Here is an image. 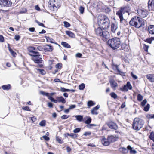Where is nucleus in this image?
Masks as SVG:
<instances>
[{
  "label": "nucleus",
  "mask_w": 154,
  "mask_h": 154,
  "mask_svg": "<svg viewBox=\"0 0 154 154\" xmlns=\"http://www.w3.org/2000/svg\"><path fill=\"white\" fill-rule=\"evenodd\" d=\"M145 20L137 16H134L131 18L129 23L131 26L136 28H139L144 26Z\"/></svg>",
  "instance_id": "1"
},
{
  "label": "nucleus",
  "mask_w": 154,
  "mask_h": 154,
  "mask_svg": "<svg viewBox=\"0 0 154 154\" xmlns=\"http://www.w3.org/2000/svg\"><path fill=\"white\" fill-rule=\"evenodd\" d=\"M107 44L113 50L117 49L120 45V39L116 38L109 39L107 42Z\"/></svg>",
  "instance_id": "2"
},
{
  "label": "nucleus",
  "mask_w": 154,
  "mask_h": 154,
  "mask_svg": "<svg viewBox=\"0 0 154 154\" xmlns=\"http://www.w3.org/2000/svg\"><path fill=\"white\" fill-rule=\"evenodd\" d=\"M144 124V121L138 118H135L133 121L132 127L136 130H139L143 127Z\"/></svg>",
  "instance_id": "3"
},
{
  "label": "nucleus",
  "mask_w": 154,
  "mask_h": 154,
  "mask_svg": "<svg viewBox=\"0 0 154 154\" xmlns=\"http://www.w3.org/2000/svg\"><path fill=\"white\" fill-rule=\"evenodd\" d=\"M98 23L103 28L107 29L109 26L110 21L107 17L104 15L99 20Z\"/></svg>",
  "instance_id": "4"
},
{
  "label": "nucleus",
  "mask_w": 154,
  "mask_h": 154,
  "mask_svg": "<svg viewBox=\"0 0 154 154\" xmlns=\"http://www.w3.org/2000/svg\"><path fill=\"white\" fill-rule=\"evenodd\" d=\"M60 0H50L48 7L54 11H57L61 5Z\"/></svg>",
  "instance_id": "5"
},
{
  "label": "nucleus",
  "mask_w": 154,
  "mask_h": 154,
  "mask_svg": "<svg viewBox=\"0 0 154 154\" xmlns=\"http://www.w3.org/2000/svg\"><path fill=\"white\" fill-rule=\"evenodd\" d=\"M127 8V6L122 7L116 13V15L119 17L120 19V22L123 23L124 25L127 24V21L126 20L124 19L122 14L126 11Z\"/></svg>",
  "instance_id": "6"
},
{
  "label": "nucleus",
  "mask_w": 154,
  "mask_h": 154,
  "mask_svg": "<svg viewBox=\"0 0 154 154\" xmlns=\"http://www.w3.org/2000/svg\"><path fill=\"white\" fill-rule=\"evenodd\" d=\"M106 29L103 28V31L100 37L102 40L106 41L109 38L110 35L109 32L106 30Z\"/></svg>",
  "instance_id": "7"
},
{
  "label": "nucleus",
  "mask_w": 154,
  "mask_h": 154,
  "mask_svg": "<svg viewBox=\"0 0 154 154\" xmlns=\"http://www.w3.org/2000/svg\"><path fill=\"white\" fill-rule=\"evenodd\" d=\"M137 13L139 16L143 18L146 17L148 14L147 11L144 9H139L137 10Z\"/></svg>",
  "instance_id": "8"
},
{
  "label": "nucleus",
  "mask_w": 154,
  "mask_h": 154,
  "mask_svg": "<svg viewBox=\"0 0 154 154\" xmlns=\"http://www.w3.org/2000/svg\"><path fill=\"white\" fill-rule=\"evenodd\" d=\"M11 5V0H0V5L2 6L10 7Z\"/></svg>",
  "instance_id": "9"
},
{
  "label": "nucleus",
  "mask_w": 154,
  "mask_h": 154,
  "mask_svg": "<svg viewBox=\"0 0 154 154\" xmlns=\"http://www.w3.org/2000/svg\"><path fill=\"white\" fill-rule=\"evenodd\" d=\"M132 88V87L130 84L129 82H128L126 85H125L123 88H120V90L124 91H127L128 89L131 90Z\"/></svg>",
  "instance_id": "10"
},
{
  "label": "nucleus",
  "mask_w": 154,
  "mask_h": 154,
  "mask_svg": "<svg viewBox=\"0 0 154 154\" xmlns=\"http://www.w3.org/2000/svg\"><path fill=\"white\" fill-rule=\"evenodd\" d=\"M148 4L149 10L154 11V0H149Z\"/></svg>",
  "instance_id": "11"
},
{
  "label": "nucleus",
  "mask_w": 154,
  "mask_h": 154,
  "mask_svg": "<svg viewBox=\"0 0 154 154\" xmlns=\"http://www.w3.org/2000/svg\"><path fill=\"white\" fill-rule=\"evenodd\" d=\"M110 86L113 90H115L116 89V87L118 86L117 83L113 79H111L109 80Z\"/></svg>",
  "instance_id": "12"
},
{
  "label": "nucleus",
  "mask_w": 154,
  "mask_h": 154,
  "mask_svg": "<svg viewBox=\"0 0 154 154\" xmlns=\"http://www.w3.org/2000/svg\"><path fill=\"white\" fill-rule=\"evenodd\" d=\"M107 125L109 128L114 129V130H117L118 129V126L117 125L112 122H110L108 123L107 124Z\"/></svg>",
  "instance_id": "13"
},
{
  "label": "nucleus",
  "mask_w": 154,
  "mask_h": 154,
  "mask_svg": "<svg viewBox=\"0 0 154 154\" xmlns=\"http://www.w3.org/2000/svg\"><path fill=\"white\" fill-rule=\"evenodd\" d=\"M108 138L110 143L117 141L118 139V136L116 135L108 136Z\"/></svg>",
  "instance_id": "14"
},
{
  "label": "nucleus",
  "mask_w": 154,
  "mask_h": 154,
  "mask_svg": "<svg viewBox=\"0 0 154 154\" xmlns=\"http://www.w3.org/2000/svg\"><path fill=\"white\" fill-rule=\"evenodd\" d=\"M102 143L105 146H108L109 145L110 143L108 140V138L107 139L105 138V137H103L101 140Z\"/></svg>",
  "instance_id": "15"
},
{
  "label": "nucleus",
  "mask_w": 154,
  "mask_h": 154,
  "mask_svg": "<svg viewBox=\"0 0 154 154\" xmlns=\"http://www.w3.org/2000/svg\"><path fill=\"white\" fill-rule=\"evenodd\" d=\"M41 55H39L38 57H33L32 59L35 63H41L42 62V60L40 59H42V58L39 57Z\"/></svg>",
  "instance_id": "16"
},
{
  "label": "nucleus",
  "mask_w": 154,
  "mask_h": 154,
  "mask_svg": "<svg viewBox=\"0 0 154 154\" xmlns=\"http://www.w3.org/2000/svg\"><path fill=\"white\" fill-rule=\"evenodd\" d=\"M103 31V28L102 29L100 27H98L95 28V32L96 35L98 36H100L101 35L102 32Z\"/></svg>",
  "instance_id": "17"
},
{
  "label": "nucleus",
  "mask_w": 154,
  "mask_h": 154,
  "mask_svg": "<svg viewBox=\"0 0 154 154\" xmlns=\"http://www.w3.org/2000/svg\"><path fill=\"white\" fill-rule=\"evenodd\" d=\"M146 78L151 82H154V74H148L146 76Z\"/></svg>",
  "instance_id": "18"
},
{
  "label": "nucleus",
  "mask_w": 154,
  "mask_h": 154,
  "mask_svg": "<svg viewBox=\"0 0 154 154\" xmlns=\"http://www.w3.org/2000/svg\"><path fill=\"white\" fill-rule=\"evenodd\" d=\"M45 47L44 48V50L45 52H51L53 50L51 46L49 45H45Z\"/></svg>",
  "instance_id": "19"
},
{
  "label": "nucleus",
  "mask_w": 154,
  "mask_h": 154,
  "mask_svg": "<svg viewBox=\"0 0 154 154\" xmlns=\"http://www.w3.org/2000/svg\"><path fill=\"white\" fill-rule=\"evenodd\" d=\"M117 28V24L116 23H113L111 25V31L112 32L115 33Z\"/></svg>",
  "instance_id": "20"
},
{
  "label": "nucleus",
  "mask_w": 154,
  "mask_h": 154,
  "mask_svg": "<svg viewBox=\"0 0 154 154\" xmlns=\"http://www.w3.org/2000/svg\"><path fill=\"white\" fill-rule=\"evenodd\" d=\"M148 30L149 34H154V25H151L149 26Z\"/></svg>",
  "instance_id": "21"
},
{
  "label": "nucleus",
  "mask_w": 154,
  "mask_h": 154,
  "mask_svg": "<svg viewBox=\"0 0 154 154\" xmlns=\"http://www.w3.org/2000/svg\"><path fill=\"white\" fill-rule=\"evenodd\" d=\"M56 99L58 100V102H61L63 103H66L65 99L62 96L57 97Z\"/></svg>",
  "instance_id": "22"
},
{
  "label": "nucleus",
  "mask_w": 154,
  "mask_h": 154,
  "mask_svg": "<svg viewBox=\"0 0 154 154\" xmlns=\"http://www.w3.org/2000/svg\"><path fill=\"white\" fill-rule=\"evenodd\" d=\"M66 34L69 37L72 38H75V35L74 33L72 32L69 31H66Z\"/></svg>",
  "instance_id": "23"
},
{
  "label": "nucleus",
  "mask_w": 154,
  "mask_h": 154,
  "mask_svg": "<svg viewBox=\"0 0 154 154\" xmlns=\"http://www.w3.org/2000/svg\"><path fill=\"white\" fill-rule=\"evenodd\" d=\"M119 151L120 152L124 154L128 152V149L127 148L122 147L119 149Z\"/></svg>",
  "instance_id": "24"
},
{
  "label": "nucleus",
  "mask_w": 154,
  "mask_h": 154,
  "mask_svg": "<svg viewBox=\"0 0 154 154\" xmlns=\"http://www.w3.org/2000/svg\"><path fill=\"white\" fill-rule=\"evenodd\" d=\"M2 88L4 90H8L11 88V85L10 84L4 85L2 86Z\"/></svg>",
  "instance_id": "25"
},
{
  "label": "nucleus",
  "mask_w": 154,
  "mask_h": 154,
  "mask_svg": "<svg viewBox=\"0 0 154 154\" xmlns=\"http://www.w3.org/2000/svg\"><path fill=\"white\" fill-rule=\"evenodd\" d=\"M75 117L76 118L77 120L79 122H81L83 120V116L81 115H77L75 116Z\"/></svg>",
  "instance_id": "26"
},
{
  "label": "nucleus",
  "mask_w": 154,
  "mask_h": 154,
  "mask_svg": "<svg viewBox=\"0 0 154 154\" xmlns=\"http://www.w3.org/2000/svg\"><path fill=\"white\" fill-rule=\"evenodd\" d=\"M61 44L62 46L68 48H71L70 45L66 42H62L61 43Z\"/></svg>",
  "instance_id": "27"
},
{
  "label": "nucleus",
  "mask_w": 154,
  "mask_h": 154,
  "mask_svg": "<svg viewBox=\"0 0 154 154\" xmlns=\"http://www.w3.org/2000/svg\"><path fill=\"white\" fill-rule=\"evenodd\" d=\"M95 104V103L91 100L87 102V106L89 108Z\"/></svg>",
  "instance_id": "28"
},
{
  "label": "nucleus",
  "mask_w": 154,
  "mask_h": 154,
  "mask_svg": "<svg viewBox=\"0 0 154 154\" xmlns=\"http://www.w3.org/2000/svg\"><path fill=\"white\" fill-rule=\"evenodd\" d=\"M31 53H32V54H29V55L31 56H33V57H36L37 56L38 57V56L40 55L38 52H36L35 51H33V52H32Z\"/></svg>",
  "instance_id": "29"
},
{
  "label": "nucleus",
  "mask_w": 154,
  "mask_h": 154,
  "mask_svg": "<svg viewBox=\"0 0 154 154\" xmlns=\"http://www.w3.org/2000/svg\"><path fill=\"white\" fill-rule=\"evenodd\" d=\"M46 38L47 40V41L48 42H50L51 43H54V42L53 41H54V40L52 38H51L48 36H46Z\"/></svg>",
  "instance_id": "30"
},
{
  "label": "nucleus",
  "mask_w": 154,
  "mask_h": 154,
  "mask_svg": "<svg viewBox=\"0 0 154 154\" xmlns=\"http://www.w3.org/2000/svg\"><path fill=\"white\" fill-rule=\"evenodd\" d=\"M35 50V48L34 47H29L28 48V50L30 53H32L34 51V50Z\"/></svg>",
  "instance_id": "31"
},
{
  "label": "nucleus",
  "mask_w": 154,
  "mask_h": 154,
  "mask_svg": "<svg viewBox=\"0 0 154 154\" xmlns=\"http://www.w3.org/2000/svg\"><path fill=\"white\" fill-rule=\"evenodd\" d=\"M111 97L114 99H116L117 97V95L114 92H112L110 94Z\"/></svg>",
  "instance_id": "32"
},
{
  "label": "nucleus",
  "mask_w": 154,
  "mask_h": 154,
  "mask_svg": "<svg viewBox=\"0 0 154 154\" xmlns=\"http://www.w3.org/2000/svg\"><path fill=\"white\" fill-rule=\"evenodd\" d=\"M91 113L93 115H97L98 114V113L97 112V110H95L93 108L91 110Z\"/></svg>",
  "instance_id": "33"
},
{
  "label": "nucleus",
  "mask_w": 154,
  "mask_h": 154,
  "mask_svg": "<svg viewBox=\"0 0 154 154\" xmlns=\"http://www.w3.org/2000/svg\"><path fill=\"white\" fill-rule=\"evenodd\" d=\"M143 99V97L140 94H138L137 96V100L138 101H140L142 100Z\"/></svg>",
  "instance_id": "34"
},
{
  "label": "nucleus",
  "mask_w": 154,
  "mask_h": 154,
  "mask_svg": "<svg viewBox=\"0 0 154 154\" xmlns=\"http://www.w3.org/2000/svg\"><path fill=\"white\" fill-rule=\"evenodd\" d=\"M56 139L57 141L60 144H62L63 143V141L61 140V138H59L58 136H56Z\"/></svg>",
  "instance_id": "35"
},
{
  "label": "nucleus",
  "mask_w": 154,
  "mask_h": 154,
  "mask_svg": "<svg viewBox=\"0 0 154 154\" xmlns=\"http://www.w3.org/2000/svg\"><path fill=\"white\" fill-rule=\"evenodd\" d=\"M150 108V105L149 104H147V105L144 107V110L145 111H148Z\"/></svg>",
  "instance_id": "36"
},
{
  "label": "nucleus",
  "mask_w": 154,
  "mask_h": 154,
  "mask_svg": "<svg viewBox=\"0 0 154 154\" xmlns=\"http://www.w3.org/2000/svg\"><path fill=\"white\" fill-rule=\"evenodd\" d=\"M60 91L62 92L70 91V89H66L64 88L61 87Z\"/></svg>",
  "instance_id": "37"
},
{
  "label": "nucleus",
  "mask_w": 154,
  "mask_h": 154,
  "mask_svg": "<svg viewBox=\"0 0 154 154\" xmlns=\"http://www.w3.org/2000/svg\"><path fill=\"white\" fill-rule=\"evenodd\" d=\"M40 94L43 95L47 97H48L49 94V93H46L42 91H40Z\"/></svg>",
  "instance_id": "38"
},
{
  "label": "nucleus",
  "mask_w": 154,
  "mask_h": 154,
  "mask_svg": "<svg viewBox=\"0 0 154 154\" xmlns=\"http://www.w3.org/2000/svg\"><path fill=\"white\" fill-rule=\"evenodd\" d=\"M85 88V85L82 83L79 86V89L80 90H83Z\"/></svg>",
  "instance_id": "39"
},
{
  "label": "nucleus",
  "mask_w": 154,
  "mask_h": 154,
  "mask_svg": "<svg viewBox=\"0 0 154 154\" xmlns=\"http://www.w3.org/2000/svg\"><path fill=\"white\" fill-rule=\"evenodd\" d=\"M46 121L45 120H43L41 121L39 125L41 126H44L45 125Z\"/></svg>",
  "instance_id": "40"
},
{
  "label": "nucleus",
  "mask_w": 154,
  "mask_h": 154,
  "mask_svg": "<svg viewBox=\"0 0 154 154\" xmlns=\"http://www.w3.org/2000/svg\"><path fill=\"white\" fill-rule=\"evenodd\" d=\"M149 138L154 142V133H152L149 136Z\"/></svg>",
  "instance_id": "41"
},
{
  "label": "nucleus",
  "mask_w": 154,
  "mask_h": 154,
  "mask_svg": "<svg viewBox=\"0 0 154 154\" xmlns=\"http://www.w3.org/2000/svg\"><path fill=\"white\" fill-rule=\"evenodd\" d=\"M63 23L64 24V26L66 28L70 27V24L68 22L66 21H64L63 22Z\"/></svg>",
  "instance_id": "42"
},
{
  "label": "nucleus",
  "mask_w": 154,
  "mask_h": 154,
  "mask_svg": "<svg viewBox=\"0 0 154 154\" xmlns=\"http://www.w3.org/2000/svg\"><path fill=\"white\" fill-rule=\"evenodd\" d=\"M81 129V128H76L73 130V132L75 133L79 132L80 131Z\"/></svg>",
  "instance_id": "43"
},
{
  "label": "nucleus",
  "mask_w": 154,
  "mask_h": 154,
  "mask_svg": "<svg viewBox=\"0 0 154 154\" xmlns=\"http://www.w3.org/2000/svg\"><path fill=\"white\" fill-rule=\"evenodd\" d=\"M62 66V64L61 63H59L57 64L56 66L55 67L57 68L58 69H61Z\"/></svg>",
  "instance_id": "44"
},
{
  "label": "nucleus",
  "mask_w": 154,
  "mask_h": 154,
  "mask_svg": "<svg viewBox=\"0 0 154 154\" xmlns=\"http://www.w3.org/2000/svg\"><path fill=\"white\" fill-rule=\"evenodd\" d=\"M91 118H88L86 121H85V123L86 124L89 125L90 123L91 122Z\"/></svg>",
  "instance_id": "45"
},
{
  "label": "nucleus",
  "mask_w": 154,
  "mask_h": 154,
  "mask_svg": "<svg viewBox=\"0 0 154 154\" xmlns=\"http://www.w3.org/2000/svg\"><path fill=\"white\" fill-rule=\"evenodd\" d=\"M147 100L146 99H144L141 103V105L142 106H144L147 103Z\"/></svg>",
  "instance_id": "46"
},
{
  "label": "nucleus",
  "mask_w": 154,
  "mask_h": 154,
  "mask_svg": "<svg viewBox=\"0 0 154 154\" xmlns=\"http://www.w3.org/2000/svg\"><path fill=\"white\" fill-rule=\"evenodd\" d=\"M79 10L80 13L81 14H82L84 12V8L83 7L81 6L80 7Z\"/></svg>",
  "instance_id": "47"
},
{
  "label": "nucleus",
  "mask_w": 154,
  "mask_h": 154,
  "mask_svg": "<svg viewBox=\"0 0 154 154\" xmlns=\"http://www.w3.org/2000/svg\"><path fill=\"white\" fill-rule=\"evenodd\" d=\"M69 115L67 116L66 115H64L62 116L61 117V118L63 119H66L69 117Z\"/></svg>",
  "instance_id": "48"
},
{
  "label": "nucleus",
  "mask_w": 154,
  "mask_h": 154,
  "mask_svg": "<svg viewBox=\"0 0 154 154\" xmlns=\"http://www.w3.org/2000/svg\"><path fill=\"white\" fill-rule=\"evenodd\" d=\"M22 109L24 110L30 111V110L28 106H23L22 107Z\"/></svg>",
  "instance_id": "49"
},
{
  "label": "nucleus",
  "mask_w": 154,
  "mask_h": 154,
  "mask_svg": "<svg viewBox=\"0 0 154 154\" xmlns=\"http://www.w3.org/2000/svg\"><path fill=\"white\" fill-rule=\"evenodd\" d=\"M70 136L73 138H75L77 137V135L74 133H71L70 134Z\"/></svg>",
  "instance_id": "50"
},
{
  "label": "nucleus",
  "mask_w": 154,
  "mask_h": 154,
  "mask_svg": "<svg viewBox=\"0 0 154 154\" xmlns=\"http://www.w3.org/2000/svg\"><path fill=\"white\" fill-rule=\"evenodd\" d=\"M40 26L43 27H45V26L44 25V24L41 23L40 22H39L37 20L35 21Z\"/></svg>",
  "instance_id": "51"
},
{
  "label": "nucleus",
  "mask_w": 154,
  "mask_h": 154,
  "mask_svg": "<svg viewBox=\"0 0 154 154\" xmlns=\"http://www.w3.org/2000/svg\"><path fill=\"white\" fill-rule=\"evenodd\" d=\"M38 71L40 72L41 74L42 75L45 74L46 72L44 70L41 69H38Z\"/></svg>",
  "instance_id": "52"
},
{
  "label": "nucleus",
  "mask_w": 154,
  "mask_h": 154,
  "mask_svg": "<svg viewBox=\"0 0 154 154\" xmlns=\"http://www.w3.org/2000/svg\"><path fill=\"white\" fill-rule=\"evenodd\" d=\"M96 125H95V124H90L87 125L86 126L88 128H91L93 126H96Z\"/></svg>",
  "instance_id": "53"
},
{
  "label": "nucleus",
  "mask_w": 154,
  "mask_h": 154,
  "mask_svg": "<svg viewBox=\"0 0 154 154\" xmlns=\"http://www.w3.org/2000/svg\"><path fill=\"white\" fill-rule=\"evenodd\" d=\"M11 55L14 57H15V56L17 55L16 53L14 52L13 50H12L10 51Z\"/></svg>",
  "instance_id": "54"
},
{
  "label": "nucleus",
  "mask_w": 154,
  "mask_h": 154,
  "mask_svg": "<svg viewBox=\"0 0 154 154\" xmlns=\"http://www.w3.org/2000/svg\"><path fill=\"white\" fill-rule=\"evenodd\" d=\"M29 118L31 119V120L32 121V122H34L37 119L36 118L35 116L30 117Z\"/></svg>",
  "instance_id": "55"
},
{
  "label": "nucleus",
  "mask_w": 154,
  "mask_h": 154,
  "mask_svg": "<svg viewBox=\"0 0 154 154\" xmlns=\"http://www.w3.org/2000/svg\"><path fill=\"white\" fill-rule=\"evenodd\" d=\"M116 69H117L118 72L119 73V74L121 75H124V73L119 70L118 67V66H117L116 67Z\"/></svg>",
  "instance_id": "56"
},
{
  "label": "nucleus",
  "mask_w": 154,
  "mask_h": 154,
  "mask_svg": "<svg viewBox=\"0 0 154 154\" xmlns=\"http://www.w3.org/2000/svg\"><path fill=\"white\" fill-rule=\"evenodd\" d=\"M42 138L46 141H48L49 140V138L46 135L43 136Z\"/></svg>",
  "instance_id": "57"
},
{
  "label": "nucleus",
  "mask_w": 154,
  "mask_h": 154,
  "mask_svg": "<svg viewBox=\"0 0 154 154\" xmlns=\"http://www.w3.org/2000/svg\"><path fill=\"white\" fill-rule=\"evenodd\" d=\"M20 38V36L18 35H16L15 36L14 39H15L17 41H18Z\"/></svg>",
  "instance_id": "58"
},
{
  "label": "nucleus",
  "mask_w": 154,
  "mask_h": 154,
  "mask_svg": "<svg viewBox=\"0 0 154 154\" xmlns=\"http://www.w3.org/2000/svg\"><path fill=\"white\" fill-rule=\"evenodd\" d=\"M4 41V39L3 36L2 35H0V42H3Z\"/></svg>",
  "instance_id": "59"
},
{
  "label": "nucleus",
  "mask_w": 154,
  "mask_h": 154,
  "mask_svg": "<svg viewBox=\"0 0 154 154\" xmlns=\"http://www.w3.org/2000/svg\"><path fill=\"white\" fill-rule=\"evenodd\" d=\"M75 56L77 57L80 58L82 56V54L79 53H78L76 54Z\"/></svg>",
  "instance_id": "60"
},
{
  "label": "nucleus",
  "mask_w": 154,
  "mask_h": 154,
  "mask_svg": "<svg viewBox=\"0 0 154 154\" xmlns=\"http://www.w3.org/2000/svg\"><path fill=\"white\" fill-rule=\"evenodd\" d=\"M145 41L148 43L151 44L152 42V40L151 38H149L146 39Z\"/></svg>",
  "instance_id": "61"
},
{
  "label": "nucleus",
  "mask_w": 154,
  "mask_h": 154,
  "mask_svg": "<svg viewBox=\"0 0 154 154\" xmlns=\"http://www.w3.org/2000/svg\"><path fill=\"white\" fill-rule=\"evenodd\" d=\"M76 107V105H71L69 106V109H72Z\"/></svg>",
  "instance_id": "62"
},
{
  "label": "nucleus",
  "mask_w": 154,
  "mask_h": 154,
  "mask_svg": "<svg viewBox=\"0 0 154 154\" xmlns=\"http://www.w3.org/2000/svg\"><path fill=\"white\" fill-rule=\"evenodd\" d=\"M91 134V133L90 132H85L83 134L85 136H87L88 135H90Z\"/></svg>",
  "instance_id": "63"
},
{
  "label": "nucleus",
  "mask_w": 154,
  "mask_h": 154,
  "mask_svg": "<svg viewBox=\"0 0 154 154\" xmlns=\"http://www.w3.org/2000/svg\"><path fill=\"white\" fill-rule=\"evenodd\" d=\"M37 49L38 50L40 51H42L43 50H44V48H43L41 46H39L37 47Z\"/></svg>",
  "instance_id": "64"
}]
</instances>
